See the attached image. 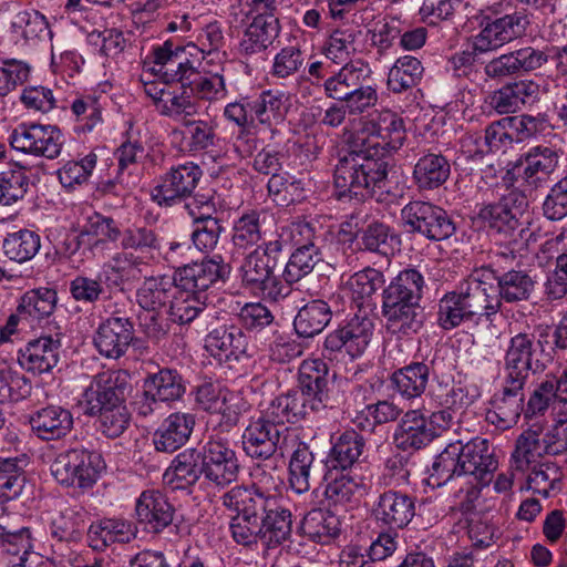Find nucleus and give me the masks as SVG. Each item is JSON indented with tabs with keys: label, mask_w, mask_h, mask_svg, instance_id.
<instances>
[{
	"label": "nucleus",
	"mask_w": 567,
	"mask_h": 567,
	"mask_svg": "<svg viewBox=\"0 0 567 567\" xmlns=\"http://www.w3.org/2000/svg\"><path fill=\"white\" fill-rule=\"evenodd\" d=\"M11 29L29 45H37L52 38L47 17L33 9L18 12L11 22Z\"/></svg>",
	"instance_id": "nucleus-58"
},
{
	"label": "nucleus",
	"mask_w": 567,
	"mask_h": 567,
	"mask_svg": "<svg viewBox=\"0 0 567 567\" xmlns=\"http://www.w3.org/2000/svg\"><path fill=\"white\" fill-rule=\"evenodd\" d=\"M464 476H473L481 486H487L497 470L498 462L487 439L476 436L463 443L457 440Z\"/></svg>",
	"instance_id": "nucleus-33"
},
{
	"label": "nucleus",
	"mask_w": 567,
	"mask_h": 567,
	"mask_svg": "<svg viewBox=\"0 0 567 567\" xmlns=\"http://www.w3.org/2000/svg\"><path fill=\"white\" fill-rule=\"evenodd\" d=\"M264 411L268 417L278 421L281 426H287V423L295 424L305 420L311 409L302 392L293 388L274 398Z\"/></svg>",
	"instance_id": "nucleus-51"
},
{
	"label": "nucleus",
	"mask_w": 567,
	"mask_h": 567,
	"mask_svg": "<svg viewBox=\"0 0 567 567\" xmlns=\"http://www.w3.org/2000/svg\"><path fill=\"white\" fill-rule=\"evenodd\" d=\"M293 429L281 426L278 421L268 417L265 411L250 416L241 435L243 451L257 461H270L276 456L285 457V449L292 444Z\"/></svg>",
	"instance_id": "nucleus-11"
},
{
	"label": "nucleus",
	"mask_w": 567,
	"mask_h": 567,
	"mask_svg": "<svg viewBox=\"0 0 567 567\" xmlns=\"http://www.w3.org/2000/svg\"><path fill=\"white\" fill-rule=\"evenodd\" d=\"M564 152L549 145H536L517 158L523 184L530 189L544 188L557 172Z\"/></svg>",
	"instance_id": "nucleus-23"
},
{
	"label": "nucleus",
	"mask_w": 567,
	"mask_h": 567,
	"mask_svg": "<svg viewBox=\"0 0 567 567\" xmlns=\"http://www.w3.org/2000/svg\"><path fill=\"white\" fill-rule=\"evenodd\" d=\"M196 424L193 413L174 412L163 420L153 434V444L157 452L174 453L184 446Z\"/></svg>",
	"instance_id": "nucleus-42"
},
{
	"label": "nucleus",
	"mask_w": 567,
	"mask_h": 567,
	"mask_svg": "<svg viewBox=\"0 0 567 567\" xmlns=\"http://www.w3.org/2000/svg\"><path fill=\"white\" fill-rule=\"evenodd\" d=\"M256 505L259 506L258 516L261 528V544L267 548H275L291 536L292 514L281 504L274 493H259L255 489Z\"/></svg>",
	"instance_id": "nucleus-20"
},
{
	"label": "nucleus",
	"mask_w": 567,
	"mask_h": 567,
	"mask_svg": "<svg viewBox=\"0 0 567 567\" xmlns=\"http://www.w3.org/2000/svg\"><path fill=\"white\" fill-rule=\"evenodd\" d=\"M435 354L431 360L412 361L394 370L389 377L390 388L404 400L421 398L426 391L430 375L435 374Z\"/></svg>",
	"instance_id": "nucleus-37"
},
{
	"label": "nucleus",
	"mask_w": 567,
	"mask_h": 567,
	"mask_svg": "<svg viewBox=\"0 0 567 567\" xmlns=\"http://www.w3.org/2000/svg\"><path fill=\"white\" fill-rule=\"evenodd\" d=\"M328 100L371 111L379 102L378 85L368 62L350 60L338 71L331 72L322 83Z\"/></svg>",
	"instance_id": "nucleus-5"
},
{
	"label": "nucleus",
	"mask_w": 567,
	"mask_h": 567,
	"mask_svg": "<svg viewBox=\"0 0 567 567\" xmlns=\"http://www.w3.org/2000/svg\"><path fill=\"white\" fill-rule=\"evenodd\" d=\"M527 206L526 196L514 188L497 202L483 204L477 212V218L494 237H517L518 234L528 233L527 228H519V215Z\"/></svg>",
	"instance_id": "nucleus-18"
},
{
	"label": "nucleus",
	"mask_w": 567,
	"mask_h": 567,
	"mask_svg": "<svg viewBox=\"0 0 567 567\" xmlns=\"http://www.w3.org/2000/svg\"><path fill=\"white\" fill-rule=\"evenodd\" d=\"M489 307L496 316L506 303L528 301L536 288V280L525 269H505L483 266L475 269Z\"/></svg>",
	"instance_id": "nucleus-7"
},
{
	"label": "nucleus",
	"mask_w": 567,
	"mask_h": 567,
	"mask_svg": "<svg viewBox=\"0 0 567 567\" xmlns=\"http://www.w3.org/2000/svg\"><path fill=\"white\" fill-rule=\"evenodd\" d=\"M254 122L268 127L272 135L277 133L276 126L284 123L289 110V96L277 90L262 91L258 96L251 97Z\"/></svg>",
	"instance_id": "nucleus-49"
},
{
	"label": "nucleus",
	"mask_w": 567,
	"mask_h": 567,
	"mask_svg": "<svg viewBox=\"0 0 567 567\" xmlns=\"http://www.w3.org/2000/svg\"><path fill=\"white\" fill-rule=\"evenodd\" d=\"M528 24L529 20L524 10L504 11L502 2L495 3L482 16L481 29L474 37L475 50L480 53L495 51L522 38Z\"/></svg>",
	"instance_id": "nucleus-13"
},
{
	"label": "nucleus",
	"mask_w": 567,
	"mask_h": 567,
	"mask_svg": "<svg viewBox=\"0 0 567 567\" xmlns=\"http://www.w3.org/2000/svg\"><path fill=\"white\" fill-rule=\"evenodd\" d=\"M136 534L137 528L134 523L121 517H103L91 523L86 539L93 550L104 551L115 543H130Z\"/></svg>",
	"instance_id": "nucleus-43"
},
{
	"label": "nucleus",
	"mask_w": 567,
	"mask_h": 567,
	"mask_svg": "<svg viewBox=\"0 0 567 567\" xmlns=\"http://www.w3.org/2000/svg\"><path fill=\"white\" fill-rule=\"evenodd\" d=\"M86 236L87 245L93 248L99 245L121 243L123 230L121 223L111 216L101 213H93L86 218L82 226Z\"/></svg>",
	"instance_id": "nucleus-60"
},
{
	"label": "nucleus",
	"mask_w": 567,
	"mask_h": 567,
	"mask_svg": "<svg viewBox=\"0 0 567 567\" xmlns=\"http://www.w3.org/2000/svg\"><path fill=\"white\" fill-rule=\"evenodd\" d=\"M206 299L205 295L178 288L168 306L169 320L178 326H185L202 316L206 320L215 318L216 312L213 309H207Z\"/></svg>",
	"instance_id": "nucleus-50"
},
{
	"label": "nucleus",
	"mask_w": 567,
	"mask_h": 567,
	"mask_svg": "<svg viewBox=\"0 0 567 567\" xmlns=\"http://www.w3.org/2000/svg\"><path fill=\"white\" fill-rule=\"evenodd\" d=\"M291 437L292 444L285 449V455L290 453L288 484L296 494H305L311 487L310 478L315 468L316 454L307 442L300 440L296 430H293Z\"/></svg>",
	"instance_id": "nucleus-41"
},
{
	"label": "nucleus",
	"mask_w": 567,
	"mask_h": 567,
	"mask_svg": "<svg viewBox=\"0 0 567 567\" xmlns=\"http://www.w3.org/2000/svg\"><path fill=\"white\" fill-rule=\"evenodd\" d=\"M279 0H238L229 7L227 22L231 27H238L247 21V18L279 19Z\"/></svg>",
	"instance_id": "nucleus-64"
},
{
	"label": "nucleus",
	"mask_w": 567,
	"mask_h": 567,
	"mask_svg": "<svg viewBox=\"0 0 567 567\" xmlns=\"http://www.w3.org/2000/svg\"><path fill=\"white\" fill-rule=\"evenodd\" d=\"M200 451L187 447L171 462L163 475V481L172 489H182L195 485L204 476Z\"/></svg>",
	"instance_id": "nucleus-46"
},
{
	"label": "nucleus",
	"mask_w": 567,
	"mask_h": 567,
	"mask_svg": "<svg viewBox=\"0 0 567 567\" xmlns=\"http://www.w3.org/2000/svg\"><path fill=\"white\" fill-rule=\"evenodd\" d=\"M526 382L506 379L503 389L491 400L492 408L486 413V421L499 430L514 426L524 414V388Z\"/></svg>",
	"instance_id": "nucleus-32"
},
{
	"label": "nucleus",
	"mask_w": 567,
	"mask_h": 567,
	"mask_svg": "<svg viewBox=\"0 0 567 567\" xmlns=\"http://www.w3.org/2000/svg\"><path fill=\"white\" fill-rule=\"evenodd\" d=\"M326 499L333 505L357 504L368 494L370 480L362 475H352L351 471L328 470L324 474Z\"/></svg>",
	"instance_id": "nucleus-40"
},
{
	"label": "nucleus",
	"mask_w": 567,
	"mask_h": 567,
	"mask_svg": "<svg viewBox=\"0 0 567 567\" xmlns=\"http://www.w3.org/2000/svg\"><path fill=\"white\" fill-rule=\"evenodd\" d=\"M204 348L219 362H239L254 355L243 328L233 323L212 328L205 336Z\"/></svg>",
	"instance_id": "nucleus-27"
},
{
	"label": "nucleus",
	"mask_w": 567,
	"mask_h": 567,
	"mask_svg": "<svg viewBox=\"0 0 567 567\" xmlns=\"http://www.w3.org/2000/svg\"><path fill=\"white\" fill-rule=\"evenodd\" d=\"M494 318L475 270L460 282L456 290L444 293L437 303L436 322L445 331L491 323Z\"/></svg>",
	"instance_id": "nucleus-4"
},
{
	"label": "nucleus",
	"mask_w": 567,
	"mask_h": 567,
	"mask_svg": "<svg viewBox=\"0 0 567 567\" xmlns=\"http://www.w3.org/2000/svg\"><path fill=\"white\" fill-rule=\"evenodd\" d=\"M203 169L194 162L173 165L159 175L157 184L151 189V200L161 208H172L190 198Z\"/></svg>",
	"instance_id": "nucleus-17"
},
{
	"label": "nucleus",
	"mask_w": 567,
	"mask_h": 567,
	"mask_svg": "<svg viewBox=\"0 0 567 567\" xmlns=\"http://www.w3.org/2000/svg\"><path fill=\"white\" fill-rule=\"evenodd\" d=\"M321 359H306L298 369L297 389L308 399L311 412H318L322 409L332 408L336 400L333 398L334 373Z\"/></svg>",
	"instance_id": "nucleus-19"
},
{
	"label": "nucleus",
	"mask_w": 567,
	"mask_h": 567,
	"mask_svg": "<svg viewBox=\"0 0 567 567\" xmlns=\"http://www.w3.org/2000/svg\"><path fill=\"white\" fill-rule=\"evenodd\" d=\"M402 414V409L393 401L380 400L359 411L353 419L358 429L365 432H374L378 425L396 421Z\"/></svg>",
	"instance_id": "nucleus-62"
},
{
	"label": "nucleus",
	"mask_w": 567,
	"mask_h": 567,
	"mask_svg": "<svg viewBox=\"0 0 567 567\" xmlns=\"http://www.w3.org/2000/svg\"><path fill=\"white\" fill-rule=\"evenodd\" d=\"M365 447L367 440L361 433L354 429L344 430L331 436L326 467L337 472H352L364 458Z\"/></svg>",
	"instance_id": "nucleus-39"
},
{
	"label": "nucleus",
	"mask_w": 567,
	"mask_h": 567,
	"mask_svg": "<svg viewBox=\"0 0 567 567\" xmlns=\"http://www.w3.org/2000/svg\"><path fill=\"white\" fill-rule=\"evenodd\" d=\"M58 292L52 288H38L27 291L20 299V315L25 316V324L33 328L50 318L56 307Z\"/></svg>",
	"instance_id": "nucleus-55"
},
{
	"label": "nucleus",
	"mask_w": 567,
	"mask_h": 567,
	"mask_svg": "<svg viewBox=\"0 0 567 567\" xmlns=\"http://www.w3.org/2000/svg\"><path fill=\"white\" fill-rule=\"evenodd\" d=\"M131 390V374L123 369L105 370L95 374L82 393L83 414L101 420L126 404Z\"/></svg>",
	"instance_id": "nucleus-9"
},
{
	"label": "nucleus",
	"mask_w": 567,
	"mask_h": 567,
	"mask_svg": "<svg viewBox=\"0 0 567 567\" xmlns=\"http://www.w3.org/2000/svg\"><path fill=\"white\" fill-rule=\"evenodd\" d=\"M461 451L458 442L449 443L437 455L434 456L431 466L427 467L426 483L432 488L446 485L456 477L464 476Z\"/></svg>",
	"instance_id": "nucleus-53"
},
{
	"label": "nucleus",
	"mask_w": 567,
	"mask_h": 567,
	"mask_svg": "<svg viewBox=\"0 0 567 567\" xmlns=\"http://www.w3.org/2000/svg\"><path fill=\"white\" fill-rule=\"evenodd\" d=\"M275 226V218L265 208L244 210L231 227V244L239 250H250L260 243Z\"/></svg>",
	"instance_id": "nucleus-36"
},
{
	"label": "nucleus",
	"mask_w": 567,
	"mask_h": 567,
	"mask_svg": "<svg viewBox=\"0 0 567 567\" xmlns=\"http://www.w3.org/2000/svg\"><path fill=\"white\" fill-rule=\"evenodd\" d=\"M373 332L374 323L368 316L354 315L324 337L321 355L330 362H353L364 354Z\"/></svg>",
	"instance_id": "nucleus-10"
},
{
	"label": "nucleus",
	"mask_w": 567,
	"mask_h": 567,
	"mask_svg": "<svg viewBox=\"0 0 567 567\" xmlns=\"http://www.w3.org/2000/svg\"><path fill=\"white\" fill-rule=\"evenodd\" d=\"M31 432L41 441H59L71 433L74 419L72 412L56 404L37 409L28 416Z\"/></svg>",
	"instance_id": "nucleus-38"
},
{
	"label": "nucleus",
	"mask_w": 567,
	"mask_h": 567,
	"mask_svg": "<svg viewBox=\"0 0 567 567\" xmlns=\"http://www.w3.org/2000/svg\"><path fill=\"white\" fill-rule=\"evenodd\" d=\"M300 530L309 540L330 545L341 535V522L338 515L327 508H312L302 518Z\"/></svg>",
	"instance_id": "nucleus-48"
},
{
	"label": "nucleus",
	"mask_w": 567,
	"mask_h": 567,
	"mask_svg": "<svg viewBox=\"0 0 567 567\" xmlns=\"http://www.w3.org/2000/svg\"><path fill=\"white\" fill-rule=\"evenodd\" d=\"M331 319L332 311L328 302L315 299L298 310L292 324L299 337L313 338L323 331Z\"/></svg>",
	"instance_id": "nucleus-57"
},
{
	"label": "nucleus",
	"mask_w": 567,
	"mask_h": 567,
	"mask_svg": "<svg viewBox=\"0 0 567 567\" xmlns=\"http://www.w3.org/2000/svg\"><path fill=\"white\" fill-rule=\"evenodd\" d=\"M41 247L40 236L30 229L7 234L2 241L3 255L19 264L31 260Z\"/></svg>",
	"instance_id": "nucleus-61"
},
{
	"label": "nucleus",
	"mask_w": 567,
	"mask_h": 567,
	"mask_svg": "<svg viewBox=\"0 0 567 567\" xmlns=\"http://www.w3.org/2000/svg\"><path fill=\"white\" fill-rule=\"evenodd\" d=\"M363 131L367 138L362 143L385 155L401 148L406 137L403 118L389 109H382L367 121Z\"/></svg>",
	"instance_id": "nucleus-26"
},
{
	"label": "nucleus",
	"mask_w": 567,
	"mask_h": 567,
	"mask_svg": "<svg viewBox=\"0 0 567 567\" xmlns=\"http://www.w3.org/2000/svg\"><path fill=\"white\" fill-rule=\"evenodd\" d=\"M537 340L540 355L537 368L542 369L567 351V311L557 324L538 327Z\"/></svg>",
	"instance_id": "nucleus-56"
},
{
	"label": "nucleus",
	"mask_w": 567,
	"mask_h": 567,
	"mask_svg": "<svg viewBox=\"0 0 567 567\" xmlns=\"http://www.w3.org/2000/svg\"><path fill=\"white\" fill-rule=\"evenodd\" d=\"M148 266L150 262L143 256L122 249L103 265L101 276L106 288L123 291L126 286L141 281Z\"/></svg>",
	"instance_id": "nucleus-34"
},
{
	"label": "nucleus",
	"mask_w": 567,
	"mask_h": 567,
	"mask_svg": "<svg viewBox=\"0 0 567 567\" xmlns=\"http://www.w3.org/2000/svg\"><path fill=\"white\" fill-rule=\"evenodd\" d=\"M106 468L102 454L85 446L70 447L56 454L50 465L54 481L78 495L89 493Z\"/></svg>",
	"instance_id": "nucleus-6"
},
{
	"label": "nucleus",
	"mask_w": 567,
	"mask_h": 567,
	"mask_svg": "<svg viewBox=\"0 0 567 567\" xmlns=\"http://www.w3.org/2000/svg\"><path fill=\"white\" fill-rule=\"evenodd\" d=\"M400 218L406 231L432 241L447 239L456 231L451 215L441 206L427 200H410L401 209Z\"/></svg>",
	"instance_id": "nucleus-14"
},
{
	"label": "nucleus",
	"mask_w": 567,
	"mask_h": 567,
	"mask_svg": "<svg viewBox=\"0 0 567 567\" xmlns=\"http://www.w3.org/2000/svg\"><path fill=\"white\" fill-rule=\"evenodd\" d=\"M200 451L204 478L216 487L224 488L235 482L239 473V461L230 440L215 432L207 436Z\"/></svg>",
	"instance_id": "nucleus-16"
},
{
	"label": "nucleus",
	"mask_w": 567,
	"mask_h": 567,
	"mask_svg": "<svg viewBox=\"0 0 567 567\" xmlns=\"http://www.w3.org/2000/svg\"><path fill=\"white\" fill-rule=\"evenodd\" d=\"M174 271L179 288L203 295L210 287L226 282L230 276L231 266L220 255H214L200 261L177 267Z\"/></svg>",
	"instance_id": "nucleus-25"
},
{
	"label": "nucleus",
	"mask_w": 567,
	"mask_h": 567,
	"mask_svg": "<svg viewBox=\"0 0 567 567\" xmlns=\"http://www.w3.org/2000/svg\"><path fill=\"white\" fill-rule=\"evenodd\" d=\"M481 396V389L476 384L456 382L449 385L440 381L427 392L430 405L434 409L429 414V421L441 431H447Z\"/></svg>",
	"instance_id": "nucleus-12"
},
{
	"label": "nucleus",
	"mask_w": 567,
	"mask_h": 567,
	"mask_svg": "<svg viewBox=\"0 0 567 567\" xmlns=\"http://www.w3.org/2000/svg\"><path fill=\"white\" fill-rule=\"evenodd\" d=\"M70 109L75 116L74 131L78 134H87L103 124L102 105L95 95H83L75 97Z\"/></svg>",
	"instance_id": "nucleus-63"
},
{
	"label": "nucleus",
	"mask_w": 567,
	"mask_h": 567,
	"mask_svg": "<svg viewBox=\"0 0 567 567\" xmlns=\"http://www.w3.org/2000/svg\"><path fill=\"white\" fill-rule=\"evenodd\" d=\"M416 512V498L408 493L386 489L374 501L371 516L381 529L403 530L409 527Z\"/></svg>",
	"instance_id": "nucleus-22"
},
{
	"label": "nucleus",
	"mask_w": 567,
	"mask_h": 567,
	"mask_svg": "<svg viewBox=\"0 0 567 567\" xmlns=\"http://www.w3.org/2000/svg\"><path fill=\"white\" fill-rule=\"evenodd\" d=\"M134 338V323L131 318L110 316L97 326L93 344L101 355L120 359L126 353Z\"/></svg>",
	"instance_id": "nucleus-29"
},
{
	"label": "nucleus",
	"mask_w": 567,
	"mask_h": 567,
	"mask_svg": "<svg viewBox=\"0 0 567 567\" xmlns=\"http://www.w3.org/2000/svg\"><path fill=\"white\" fill-rule=\"evenodd\" d=\"M443 431L429 421L421 409L404 412L395 427L393 439L401 451H417L426 447Z\"/></svg>",
	"instance_id": "nucleus-31"
},
{
	"label": "nucleus",
	"mask_w": 567,
	"mask_h": 567,
	"mask_svg": "<svg viewBox=\"0 0 567 567\" xmlns=\"http://www.w3.org/2000/svg\"><path fill=\"white\" fill-rule=\"evenodd\" d=\"M135 513L137 523L150 534H161L166 528L181 532L179 525L175 523L174 505L158 489L142 492L136 499Z\"/></svg>",
	"instance_id": "nucleus-28"
},
{
	"label": "nucleus",
	"mask_w": 567,
	"mask_h": 567,
	"mask_svg": "<svg viewBox=\"0 0 567 567\" xmlns=\"http://www.w3.org/2000/svg\"><path fill=\"white\" fill-rule=\"evenodd\" d=\"M231 32L241 30L238 41V54L247 62L257 60L267 53L281 33L280 19L247 18L238 27L229 25Z\"/></svg>",
	"instance_id": "nucleus-24"
},
{
	"label": "nucleus",
	"mask_w": 567,
	"mask_h": 567,
	"mask_svg": "<svg viewBox=\"0 0 567 567\" xmlns=\"http://www.w3.org/2000/svg\"><path fill=\"white\" fill-rule=\"evenodd\" d=\"M286 247L292 246L295 249H305L308 247H324L328 230L318 220L296 219L286 225L277 227Z\"/></svg>",
	"instance_id": "nucleus-52"
},
{
	"label": "nucleus",
	"mask_w": 567,
	"mask_h": 567,
	"mask_svg": "<svg viewBox=\"0 0 567 567\" xmlns=\"http://www.w3.org/2000/svg\"><path fill=\"white\" fill-rule=\"evenodd\" d=\"M144 403L140 408V413L147 415L154 411L153 404L157 402H172L179 400L186 385L181 373L171 368L159 369L156 373H150L144 379Z\"/></svg>",
	"instance_id": "nucleus-35"
},
{
	"label": "nucleus",
	"mask_w": 567,
	"mask_h": 567,
	"mask_svg": "<svg viewBox=\"0 0 567 567\" xmlns=\"http://www.w3.org/2000/svg\"><path fill=\"white\" fill-rule=\"evenodd\" d=\"M540 360L537 331L518 332L512 336L504 353V378L527 382L530 372H544L547 367L537 368Z\"/></svg>",
	"instance_id": "nucleus-21"
},
{
	"label": "nucleus",
	"mask_w": 567,
	"mask_h": 567,
	"mask_svg": "<svg viewBox=\"0 0 567 567\" xmlns=\"http://www.w3.org/2000/svg\"><path fill=\"white\" fill-rule=\"evenodd\" d=\"M178 288L175 271L172 276H145L135 292L136 303L145 311H162L169 306Z\"/></svg>",
	"instance_id": "nucleus-44"
},
{
	"label": "nucleus",
	"mask_w": 567,
	"mask_h": 567,
	"mask_svg": "<svg viewBox=\"0 0 567 567\" xmlns=\"http://www.w3.org/2000/svg\"><path fill=\"white\" fill-rule=\"evenodd\" d=\"M451 175V164L440 152H423L416 159L412 181L420 192H430L443 186Z\"/></svg>",
	"instance_id": "nucleus-45"
},
{
	"label": "nucleus",
	"mask_w": 567,
	"mask_h": 567,
	"mask_svg": "<svg viewBox=\"0 0 567 567\" xmlns=\"http://www.w3.org/2000/svg\"><path fill=\"white\" fill-rule=\"evenodd\" d=\"M163 237L159 231L147 225H132L123 230L121 249L143 256L148 262L161 255Z\"/></svg>",
	"instance_id": "nucleus-54"
},
{
	"label": "nucleus",
	"mask_w": 567,
	"mask_h": 567,
	"mask_svg": "<svg viewBox=\"0 0 567 567\" xmlns=\"http://www.w3.org/2000/svg\"><path fill=\"white\" fill-rule=\"evenodd\" d=\"M425 288L424 276L416 268L401 270L383 287L381 313L389 333L409 339L422 330L425 313L421 300Z\"/></svg>",
	"instance_id": "nucleus-1"
},
{
	"label": "nucleus",
	"mask_w": 567,
	"mask_h": 567,
	"mask_svg": "<svg viewBox=\"0 0 567 567\" xmlns=\"http://www.w3.org/2000/svg\"><path fill=\"white\" fill-rule=\"evenodd\" d=\"M199 51L193 44L179 45L171 40L153 49V70L166 82H177L188 87L192 96L213 101L224 97L226 85L224 76L218 73H202L190 55Z\"/></svg>",
	"instance_id": "nucleus-2"
},
{
	"label": "nucleus",
	"mask_w": 567,
	"mask_h": 567,
	"mask_svg": "<svg viewBox=\"0 0 567 567\" xmlns=\"http://www.w3.org/2000/svg\"><path fill=\"white\" fill-rule=\"evenodd\" d=\"M62 334H42L32 339L18 351L20 367L35 375L51 373L58 365L62 352Z\"/></svg>",
	"instance_id": "nucleus-30"
},
{
	"label": "nucleus",
	"mask_w": 567,
	"mask_h": 567,
	"mask_svg": "<svg viewBox=\"0 0 567 567\" xmlns=\"http://www.w3.org/2000/svg\"><path fill=\"white\" fill-rule=\"evenodd\" d=\"M221 505L229 512L228 530L238 546L255 549L261 543V528L256 505L255 489L236 485L220 496Z\"/></svg>",
	"instance_id": "nucleus-8"
},
{
	"label": "nucleus",
	"mask_w": 567,
	"mask_h": 567,
	"mask_svg": "<svg viewBox=\"0 0 567 567\" xmlns=\"http://www.w3.org/2000/svg\"><path fill=\"white\" fill-rule=\"evenodd\" d=\"M8 141L16 152L45 159L58 158L65 143L59 126L35 122L19 123L10 132Z\"/></svg>",
	"instance_id": "nucleus-15"
},
{
	"label": "nucleus",
	"mask_w": 567,
	"mask_h": 567,
	"mask_svg": "<svg viewBox=\"0 0 567 567\" xmlns=\"http://www.w3.org/2000/svg\"><path fill=\"white\" fill-rule=\"evenodd\" d=\"M424 68L421 61L412 55L396 59L388 74V87L393 93H403L416 86L423 76Z\"/></svg>",
	"instance_id": "nucleus-59"
},
{
	"label": "nucleus",
	"mask_w": 567,
	"mask_h": 567,
	"mask_svg": "<svg viewBox=\"0 0 567 567\" xmlns=\"http://www.w3.org/2000/svg\"><path fill=\"white\" fill-rule=\"evenodd\" d=\"M355 239L360 250L381 256L392 255L400 243L395 230L378 218L365 219L357 230Z\"/></svg>",
	"instance_id": "nucleus-47"
},
{
	"label": "nucleus",
	"mask_w": 567,
	"mask_h": 567,
	"mask_svg": "<svg viewBox=\"0 0 567 567\" xmlns=\"http://www.w3.org/2000/svg\"><path fill=\"white\" fill-rule=\"evenodd\" d=\"M385 156L364 143L360 148L339 152L333 183L340 196L364 197L386 186L389 163Z\"/></svg>",
	"instance_id": "nucleus-3"
}]
</instances>
